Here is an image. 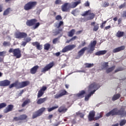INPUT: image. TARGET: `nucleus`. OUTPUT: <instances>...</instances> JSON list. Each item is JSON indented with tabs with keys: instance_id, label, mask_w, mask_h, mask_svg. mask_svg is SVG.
I'll return each mask as SVG.
<instances>
[{
	"instance_id": "nucleus-13",
	"label": "nucleus",
	"mask_w": 126,
	"mask_h": 126,
	"mask_svg": "<svg viewBox=\"0 0 126 126\" xmlns=\"http://www.w3.org/2000/svg\"><path fill=\"white\" fill-rule=\"evenodd\" d=\"M76 46L75 45H69L66 46H65L63 50H62V53H66V52H68V51H71V50H73V49H74L75 48Z\"/></svg>"
},
{
	"instance_id": "nucleus-40",
	"label": "nucleus",
	"mask_w": 126,
	"mask_h": 126,
	"mask_svg": "<svg viewBox=\"0 0 126 126\" xmlns=\"http://www.w3.org/2000/svg\"><path fill=\"white\" fill-rule=\"evenodd\" d=\"M122 70H124V68L121 67H119L117 69H115L114 72L115 73H116L117 72H119V71H122Z\"/></svg>"
},
{
	"instance_id": "nucleus-2",
	"label": "nucleus",
	"mask_w": 126,
	"mask_h": 126,
	"mask_svg": "<svg viewBox=\"0 0 126 126\" xmlns=\"http://www.w3.org/2000/svg\"><path fill=\"white\" fill-rule=\"evenodd\" d=\"M30 84L29 81H25L22 82H19V81H16L14 83L11 84L9 86V88L11 89L13 87H15L16 89H21V88H24L26 86H28Z\"/></svg>"
},
{
	"instance_id": "nucleus-58",
	"label": "nucleus",
	"mask_w": 126,
	"mask_h": 126,
	"mask_svg": "<svg viewBox=\"0 0 126 126\" xmlns=\"http://www.w3.org/2000/svg\"><path fill=\"white\" fill-rule=\"evenodd\" d=\"M125 6H126V4H123L122 5H121L119 6V8H123V7H125Z\"/></svg>"
},
{
	"instance_id": "nucleus-3",
	"label": "nucleus",
	"mask_w": 126,
	"mask_h": 126,
	"mask_svg": "<svg viewBox=\"0 0 126 126\" xmlns=\"http://www.w3.org/2000/svg\"><path fill=\"white\" fill-rule=\"evenodd\" d=\"M100 88V86L99 84H97L95 82L93 83L89 86L88 90L89 91H91L93 90V89H95L92 91L89 94L87 95L85 97V101H88L89 100V98L93 95L96 92V90H98Z\"/></svg>"
},
{
	"instance_id": "nucleus-17",
	"label": "nucleus",
	"mask_w": 126,
	"mask_h": 126,
	"mask_svg": "<svg viewBox=\"0 0 126 126\" xmlns=\"http://www.w3.org/2000/svg\"><path fill=\"white\" fill-rule=\"evenodd\" d=\"M69 8H70V3H65L62 6V11H63V12L67 11V10H68Z\"/></svg>"
},
{
	"instance_id": "nucleus-23",
	"label": "nucleus",
	"mask_w": 126,
	"mask_h": 126,
	"mask_svg": "<svg viewBox=\"0 0 126 126\" xmlns=\"http://www.w3.org/2000/svg\"><path fill=\"white\" fill-rule=\"evenodd\" d=\"M39 68V66L35 65L31 69L30 72L32 74H35Z\"/></svg>"
},
{
	"instance_id": "nucleus-56",
	"label": "nucleus",
	"mask_w": 126,
	"mask_h": 126,
	"mask_svg": "<svg viewBox=\"0 0 126 126\" xmlns=\"http://www.w3.org/2000/svg\"><path fill=\"white\" fill-rule=\"evenodd\" d=\"M89 5H90L89 2H88V1H87L85 3V6H89Z\"/></svg>"
},
{
	"instance_id": "nucleus-59",
	"label": "nucleus",
	"mask_w": 126,
	"mask_h": 126,
	"mask_svg": "<svg viewBox=\"0 0 126 126\" xmlns=\"http://www.w3.org/2000/svg\"><path fill=\"white\" fill-rule=\"evenodd\" d=\"M86 44V43L85 42V41L83 42L82 43L81 46L82 47H84V46H85Z\"/></svg>"
},
{
	"instance_id": "nucleus-19",
	"label": "nucleus",
	"mask_w": 126,
	"mask_h": 126,
	"mask_svg": "<svg viewBox=\"0 0 126 126\" xmlns=\"http://www.w3.org/2000/svg\"><path fill=\"white\" fill-rule=\"evenodd\" d=\"M126 48L125 46H122L116 48L113 50V53H119V52H121V51H124V49Z\"/></svg>"
},
{
	"instance_id": "nucleus-32",
	"label": "nucleus",
	"mask_w": 126,
	"mask_h": 126,
	"mask_svg": "<svg viewBox=\"0 0 126 126\" xmlns=\"http://www.w3.org/2000/svg\"><path fill=\"white\" fill-rule=\"evenodd\" d=\"M124 34L125 32H124L118 31L116 33V36L118 38H121V37H123V36H124Z\"/></svg>"
},
{
	"instance_id": "nucleus-31",
	"label": "nucleus",
	"mask_w": 126,
	"mask_h": 126,
	"mask_svg": "<svg viewBox=\"0 0 126 126\" xmlns=\"http://www.w3.org/2000/svg\"><path fill=\"white\" fill-rule=\"evenodd\" d=\"M74 33H75V30L72 29L70 32H68V37H72L73 35H74Z\"/></svg>"
},
{
	"instance_id": "nucleus-4",
	"label": "nucleus",
	"mask_w": 126,
	"mask_h": 126,
	"mask_svg": "<svg viewBox=\"0 0 126 126\" xmlns=\"http://www.w3.org/2000/svg\"><path fill=\"white\" fill-rule=\"evenodd\" d=\"M26 25L27 26H32V29L35 30V29H37V28L40 26V23H37V20L32 19L28 20L26 22Z\"/></svg>"
},
{
	"instance_id": "nucleus-50",
	"label": "nucleus",
	"mask_w": 126,
	"mask_h": 126,
	"mask_svg": "<svg viewBox=\"0 0 126 126\" xmlns=\"http://www.w3.org/2000/svg\"><path fill=\"white\" fill-rule=\"evenodd\" d=\"M62 1L61 0H56L55 1L56 4H61Z\"/></svg>"
},
{
	"instance_id": "nucleus-7",
	"label": "nucleus",
	"mask_w": 126,
	"mask_h": 126,
	"mask_svg": "<svg viewBox=\"0 0 126 126\" xmlns=\"http://www.w3.org/2000/svg\"><path fill=\"white\" fill-rule=\"evenodd\" d=\"M36 5L37 2L30 1L25 5L24 9L25 10H30V9H32L33 7H35Z\"/></svg>"
},
{
	"instance_id": "nucleus-52",
	"label": "nucleus",
	"mask_w": 126,
	"mask_h": 126,
	"mask_svg": "<svg viewBox=\"0 0 126 126\" xmlns=\"http://www.w3.org/2000/svg\"><path fill=\"white\" fill-rule=\"evenodd\" d=\"M88 12H89V11H87L84 12L82 15V16H86V15H88Z\"/></svg>"
},
{
	"instance_id": "nucleus-53",
	"label": "nucleus",
	"mask_w": 126,
	"mask_h": 126,
	"mask_svg": "<svg viewBox=\"0 0 126 126\" xmlns=\"http://www.w3.org/2000/svg\"><path fill=\"white\" fill-rule=\"evenodd\" d=\"M26 44H27L26 41H23L21 46H23V47H25V46H26Z\"/></svg>"
},
{
	"instance_id": "nucleus-54",
	"label": "nucleus",
	"mask_w": 126,
	"mask_h": 126,
	"mask_svg": "<svg viewBox=\"0 0 126 126\" xmlns=\"http://www.w3.org/2000/svg\"><path fill=\"white\" fill-rule=\"evenodd\" d=\"M38 43H39V42H32V45L37 47V45L38 44Z\"/></svg>"
},
{
	"instance_id": "nucleus-10",
	"label": "nucleus",
	"mask_w": 126,
	"mask_h": 126,
	"mask_svg": "<svg viewBox=\"0 0 126 126\" xmlns=\"http://www.w3.org/2000/svg\"><path fill=\"white\" fill-rule=\"evenodd\" d=\"M109 67V65H108V63H105L103 65H102V69H106V73H110V72H112L115 68H116V66H113L110 68Z\"/></svg>"
},
{
	"instance_id": "nucleus-15",
	"label": "nucleus",
	"mask_w": 126,
	"mask_h": 126,
	"mask_svg": "<svg viewBox=\"0 0 126 126\" xmlns=\"http://www.w3.org/2000/svg\"><path fill=\"white\" fill-rule=\"evenodd\" d=\"M67 92L66 91L63 90H62L60 94H57L54 95L55 99H59V98H61V97H63V96H64V95H66Z\"/></svg>"
},
{
	"instance_id": "nucleus-39",
	"label": "nucleus",
	"mask_w": 126,
	"mask_h": 126,
	"mask_svg": "<svg viewBox=\"0 0 126 126\" xmlns=\"http://www.w3.org/2000/svg\"><path fill=\"white\" fill-rule=\"evenodd\" d=\"M98 29H99V25L97 24L95 25V26H94V28L93 29V31H95L96 32V31H97Z\"/></svg>"
},
{
	"instance_id": "nucleus-8",
	"label": "nucleus",
	"mask_w": 126,
	"mask_h": 126,
	"mask_svg": "<svg viewBox=\"0 0 126 126\" xmlns=\"http://www.w3.org/2000/svg\"><path fill=\"white\" fill-rule=\"evenodd\" d=\"M9 53H13L14 57H16L17 59H19L21 57V52L20 49L10 48L9 50Z\"/></svg>"
},
{
	"instance_id": "nucleus-33",
	"label": "nucleus",
	"mask_w": 126,
	"mask_h": 126,
	"mask_svg": "<svg viewBox=\"0 0 126 126\" xmlns=\"http://www.w3.org/2000/svg\"><path fill=\"white\" fill-rule=\"evenodd\" d=\"M94 17H95V14H94V13H92L91 14L90 17L86 18L85 21H87L88 20H92V19H93Z\"/></svg>"
},
{
	"instance_id": "nucleus-62",
	"label": "nucleus",
	"mask_w": 126,
	"mask_h": 126,
	"mask_svg": "<svg viewBox=\"0 0 126 126\" xmlns=\"http://www.w3.org/2000/svg\"><path fill=\"white\" fill-rule=\"evenodd\" d=\"M111 28V27L110 26H108L107 27H105L106 30H108V29H110Z\"/></svg>"
},
{
	"instance_id": "nucleus-37",
	"label": "nucleus",
	"mask_w": 126,
	"mask_h": 126,
	"mask_svg": "<svg viewBox=\"0 0 126 126\" xmlns=\"http://www.w3.org/2000/svg\"><path fill=\"white\" fill-rule=\"evenodd\" d=\"M126 120L124 119L120 121V126H125V125H126Z\"/></svg>"
},
{
	"instance_id": "nucleus-16",
	"label": "nucleus",
	"mask_w": 126,
	"mask_h": 126,
	"mask_svg": "<svg viewBox=\"0 0 126 126\" xmlns=\"http://www.w3.org/2000/svg\"><path fill=\"white\" fill-rule=\"evenodd\" d=\"M13 108H14V106H13V105H8L7 107L4 109L3 112L4 114H7V113H9V112H12V110H13Z\"/></svg>"
},
{
	"instance_id": "nucleus-30",
	"label": "nucleus",
	"mask_w": 126,
	"mask_h": 126,
	"mask_svg": "<svg viewBox=\"0 0 126 126\" xmlns=\"http://www.w3.org/2000/svg\"><path fill=\"white\" fill-rule=\"evenodd\" d=\"M28 118L27 115L26 114H22L20 116V121H25L27 120Z\"/></svg>"
},
{
	"instance_id": "nucleus-41",
	"label": "nucleus",
	"mask_w": 126,
	"mask_h": 126,
	"mask_svg": "<svg viewBox=\"0 0 126 126\" xmlns=\"http://www.w3.org/2000/svg\"><path fill=\"white\" fill-rule=\"evenodd\" d=\"M3 45L4 47H7V46H10V43L9 42H6V41H4L3 43Z\"/></svg>"
},
{
	"instance_id": "nucleus-28",
	"label": "nucleus",
	"mask_w": 126,
	"mask_h": 126,
	"mask_svg": "<svg viewBox=\"0 0 126 126\" xmlns=\"http://www.w3.org/2000/svg\"><path fill=\"white\" fill-rule=\"evenodd\" d=\"M107 53L106 50H101L95 53V56H101V55H105Z\"/></svg>"
},
{
	"instance_id": "nucleus-60",
	"label": "nucleus",
	"mask_w": 126,
	"mask_h": 126,
	"mask_svg": "<svg viewBox=\"0 0 126 126\" xmlns=\"http://www.w3.org/2000/svg\"><path fill=\"white\" fill-rule=\"evenodd\" d=\"M60 55H61V53H60V52H57V53H55V55L56 56V57H59V56H60Z\"/></svg>"
},
{
	"instance_id": "nucleus-35",
	"label": "nucleus",
	"mask_w": 126,
	"mask_h": 126,
	"mask_svg": "<svg viewBox=\"0 0 126 126\" xmlns=\"http://www.w3.org/2000/svg\"><path fill=\"white\" fill-rule=\"evenodd\" d=\"M76 115L77 116H79L80 118H84V114L83 113L80 112V111H78V112H76Z\"/></svg>"
},
{
	"instance_id": "nucleus-38",
	"label": "nucleus",
	"mask_w": 126,
	"mask_h": 126,
	"mask_svg": "<svg viewBox=\"0 0 126 126\" xmlns=\"http://www.w3.org/2000/svg\"><path fill=\"white\" fill-rule=\"evenodd\" d=\"M9 11H10V8H7L6 10H5L3 12V15H7L8 13H9Z\"/></svg>"
},
{
	"instance_id": "nucleus-46",
	"label": "nucleus",
	"mask_w": 126,
	"mask_h": 126,
	"mask_svg": "<svg viewBox=\"0 0 126 126\" xmlns=\"http://www.w3.org/2000/svg\"><path fill=\"white\" fill-rule=\"evenodd\" d=\"M13 121L15 122H18V121H20V118L18 117H15L13 118Z\"/></svg>"
},
{
	"instance_id": "nucleus-11",
	"label": "nucleus",
	"mask_w": 126,
	"mask_h": 126,
	"mask_svg": "<svg viewBox=\"0 0 126 126\" xmlns=\"http://www.w3.org/2000/svg\"><path fill=\"white\" fill-rule=\"evenodd\" d=\"M27 37V33L25 32H16L15 33V37L17 39H23V38H26Z\"/></svg>"
},
{
	"instance_id": "nucleus-45",
	"label": "nucleus",
	"mask_w": 126,
	"mask_h": 126,
	"mask_svg": "<svg viewBox=\"0 0 126 126\" xmlns=\"http://www.w3.org/2000/svg\"><path fill=\"white\" fill-rule=\"evenodd\" d=\"M50 49V44H46L44 45V49L45 50H49Z\"/></svg>"
},
{
	"instance_id": "nucleus-47",
	"label": "nucleus",
	"mask_w": 126,
	"mask_h": 126,
	"mask_svg": "<svg viewBox=\"0 0 126 126\" xmlns=\"http://www.w3.org/2000/svg\"><path fill=\"white\" fill-rule=\"evenodd\" d=\"M24 40L26 41L27 43H28L31 41V38L30 37H27L26 38H24Z\"/></svg>"
},
{
	"instance_id": "nucleus-26",
	"label": "nucleus",
	"mask_w": 126,
	"mask_h": 126,
	"mask_svg": "<svg viewBox=\"0 0 126 126\" xmlns=\"http://www.w3.org/2000/svg\"><path fill=\"white\" fill-rule=\"evenodd\" d=\"M31 102V100H30V99H28L27 100H25L23 102V103L22 104L21 107H22V108H24L25 106H26L27 105H28V104H30Z\"/></svg>"
},
{
	"instance_id": "nucleus-49",
	"label": "nucleus",
	"mask_w": 126,
	"mask_h": 126,
	"mask_svg": "<svg viewBox=\"0 0 126 126\" xmlns=\"http://www.w3.org/2000/svg\"><path fill=\"white\" fill-rule=\"evenodd\" d=\"M36 48L37 50H41L42 49V46L40 45V43H38V44L37 45Z\"/></svg>"
},
{
	"instance_id": "nucleus-43",
	"label": "nucleus",
	"mask_w": 126,
	"mask_h": 126,
	"mask_svg": "<svg viewBox=\"0 0 126 126\" xmlns=\"http://www.w3.org/2000/svg\"><path fill=\"white\" fill-rule=\"evenodd\" d=\"M94 64L93 63H86L85 64L86 65V67H88V68H90V67H92V66H93Z\"/></svg>"
},
{
	"instance_id": "nucleus-5",
	"label": "nucleus",
	"mask_w": 126,
	"mask_h": 126,
	"mask_svg": "<svg viewBox=\"0 0 126 126\" xmlns=\"http://www.w3.org/2000/svg\"><path fill=\"white\" fill-rule=\"evenodd\" d=\"M95 112L94 110L91 111L89 114V115L88 116V120L90 122H92V121H97V120H99V119H101L103 117V115H102V113L99 114L98 116L95 117Z\"/></svg>"
},
{
	"instance_id": "nucleus-27",
	"label": "nucleus",
	"mask_w": 126,
	"mask_h": 126,
	"mask_svg": "<svg viewBox=\"0 0 126 126\" xmlns=\"http://www.w3.org/2000/svg\"><path fill=\"white\" fill-rule=\"evenodd\" d=\"M120 98H121V94H117L113 95L112 100V101H116V100L120 99Z\"/></svg>"
},
{
	"instance_id": "nucleus-1",
	"label": "nucleus",
	"mask_w": 126,
	"mask_h": 126,
	"mask_svg": "<svg viewBox=\"0 0 126 126\" xmlns=\"http://www.w3.org/2000/svg\"><path fill=\"white\" fill-rule=\"evenodd\" d=\"M107 117H114V116H120L122 118L126 117V111L125 107H121L120 109L118 108H113L108 113L106 114Z\"/></svg>"
},
{
	"instance_id": "nucleus-9",
	"label": "nucleus",
	"mask_w": 126,
	"mask_h": 126,
	"mask_svg": "<svg viewBox=\"0 0 126 126\" xmlns=\"http://www.w3.org/2000/svg\"><path fill=\"white\" fill-rule=\"evenodd\" d=\"M54 65H55V64L54 63H49L46 65L41 69V74L40 75H42L43 73L45 74L46 72H47V71H49V70H50V69H51V68H52Z\"/></svg>"
},
{
	"instance_id": "nucleus-34",
	"label": "nucleus",
	"mask_w": 126,
	"mask_h": 126,
	"mask_svg": "<svg viewBox=\"0 0 126 126\" xmlns=\"http://www.w3.org/2000/svg\"><path fill=\"white\" fill-rule=\"evenodd\" d=\"M59 108V106L56 105L55 106H53L51 108H48V112H52V111H53V110H56V109H58Z\"/></svg>"
},
{
	"instance_id": "nucleus-22",
	"label": "nucleus",
	"mask_w": 126,
	"mask_h": 126,
	"mask_svg": "<svg viewBox=\"0 0 126 126\" xmlns=\"http://www.w3.org/2000/svg\"><path fill=\"white\" fill-rule=\"evenodd\" d=\"M88 48L87 47H84L82 48L81 50H80L78 52V58H80V57H82V56H83V54H84V52L86 50H87Z\"/></svg>"
},
{
	"instance_id": "nucleus-12",
	"label": "nucleus",
	"mask_w": 126,
	"mask_h": 126,
	"mask_svg": "<svg viewBox=\"0 0 126 126\" xmlns=\"http://www.w3.org/2000/svg\"><path fill=\"white\" fill-rule=\"evenodd\" d=\"M97 44V41L96 40H94V41L92 42L91 44L89 45L88 48L89 49L88 51V53H90L91 54L94 50H95V46Z\"/></svg>"
},
{
	"instance_id": "nucleus-44",
	"label": "nucleus",
	"mask_w": 126,
	"mask_h": 126,
	"mask_svg": "<svg viewBox=\"0 0 126 126\" xmlns=\"http://www.w3.org/2000/svg\"><path fill=\"white\" fill-rule=\"evenodd\" d=\"M107 6H109V3L108 2H104L102 4V7H107Z\"/></svg>"
},
{
	"instance_id": "nucleus-51",
	"label": "nucleus",
	"mask_w": 126,
	"mask_h": 126,
	"mask_svg": "<svg viewBox=\"0 0 126 126\" xmlns=\"http://www.w3.org/2000/svg\"><path fill=\"white\" fill-rule=\"evenodd\" d=\"M59 40V38H56L53 40V44H57V42H58V40Z\"/></svg>"
},
{
	"instance_id": "nucleus-55",
	"label": "nucleus",
	"mask_w": 126,
	"mask_h": 126,
	"mask_svg": "<svg viewBox=\"0 0 126 126\" xmlns=\"http://www.w3.org/2000/svg\"><path fill=\"white\" fill-rule=\"evenodd\" d=\"M77 38V36H74L72 38L70 39V41H74V40H75V39H76Z\"/></svg>"
},
{
	"instance_id": "nucleus-29",
	"label": "nucleus",
	"mask_w": 126,
	"mask_h": 126,
	"mask_svg": "<svg viewBox=\"0 0 126 126\" xmlns=\"http://www.w3.org/2000/svg\"><path fill=\"white\" fill-rule=\"evenodd\" d=\"M62 25H63V22L60 21V22H57L55 25V27H56V28H60Z\"/></svg>"
},
{
	"instance_id": "nucleus-21",
	"label": "nucleus",
	"mask_w": 126,
	"mask_h": 126,
	"mask_svg": "<svg viewBox=\"0 0 126 126\" xmlns=\"http://www.w3.org/2000/svg\"><path fill=\"white\" fill-rule=\"evenodd\" d=\"M47 99H48L47 97H44L42 98H40L37 100L36 103L37 105H41V104H43V103L46 102L47 101Z\"/></svg>"
},
{
	"instance_id": "nucleus-20",
	"label": "nucleus",
	"mask_w": 126,
	"mask_h": 126,
	"mask_svg": "<svg viewBox=\"0 0 126 126\" xmlns=\"http://www.w3.org/2000/svg\"><path fill=\"white\" fill-rule=\"evenodd\" d=\"M86 92L84 90H82L80 91L78 94H76V96L78 98H80L81 99L82 98H84V94H86Z\"/></svg>"
},
{
	"instance_id": "nucleus-14",
	"label": "nucleus",
	"mask_w": 126,
	"mask_h": 126,
	"mask_svg": "<svg viewBox=\"0 0 126 126\" xmlns=\"http://www.w3.org/2000/svg\"><path fill=\"white\" fill-rule=\"evenodd\" d=\"M46 90H47V87L43 86L38 91L37 94V98H40V97H42V96L44 95V93L45 91H46Z\"/></svg>"
},
{
	"instance_id": "nucleus-42",
	"label": "nucleus",
	"mask_w": 126,
	"mask_h": 126,
	"mask_svg": "<svg viewBox=\"0 0 126 126\" xmlns=\"http://www.w3.org/2000/svg\"><path fill=\"white\" fill-rule=\"evenodd\" d=\"M55 19L58 21H60V20H62L63 18H62V16L61 15H58L56 17Z\"/></svg>"
},
{
	"instance_id": "nucleus-64",
	"label": "nucleus",
	"mask_w": 126,
	"mask_h": 126,
	"mask_svg": "<svg viewBox=\"0 0 126 126\" xmlns=\"http://www.w3.org/2000/svg\"><path fill=\"white\" fill-rule=\"evenodd\" d=\"M123 16H124V17H126V11L124 13V14H123Z\"/></svg>"
},
{
	"instance_id": "nucleus-36",
	"label": "nucleus",
	"mask_w": 126,
	"mask_h": 126,
	"mask_svg": "<svg viewBox=\"0 0 126 126\" xmlns=\"http://www.w3.org/2000/svg\"><path fill=\"white\" fill-rule=\"evenodd\" d=\"M5 107H6V103L5 102L0 103V109H3V108H5Z\"/></svg>"
},
{
	"instance_id": "nucleus-18",
	"label": "nucleus",
	"mask_w": 126,
	"mask_h": 126,
	"mask_svg": "<svg viewBox=\"0 0 126 126\" xmlns=\"http://www.w3.org/2000/svg\"><path fill=\"white\" fill-rule=\"evenodd\" d=\"M10 85V81L8 80H4L0 81V86L5 87Z\"/></svg>"
},
{
	"instance_id": "nucleus-24",
	"label": "nucleus",
	"mask_w": 126,
	"mask_h": 126,
	"mask_svg": "<svg viewBox=\"0 0 126 126\" xmlns=\"http://www.w3.org/2000/svg\"><path fill=\"white\" fill-rule=\"evenodd\" d=\"M81 1H78L76 2H72L71 3H70V8H74V7H76L78 4H79Z\"/></svg>"
},
{
	"instance_id": "nucleus-63",
	"label": "nucleus",
	"mask_w": 126,
	"mask_h": 126,
	"mask_svg": "<svg viewBox=\"0 0 126 126\" xmlns=\"http://www.w3.org/2000/svg\"><path fill=\"white\" fill-rule=\"evenodd\" d=\"M81 32H82V31H79L77 32L76 34L77 35H78V34H80V33H81Z\"/></svg>"
},
{
	"instance_id": "nucleus-61",
	"label": "nucleus",
	"mask_w": 126,
	"mask_h": 126,
	"mask_svg": "<svg viewBox=\"0 0 126 126\" xmlns=\"http://www.w3.org/2000/svg\"><path fill=\"white\" fill-rule=\"evenodd\" d=\"M2 11V5H0V12Z\"/></svg>"
},
{
	"instance_id": "nucleus-57",
	"label": "nucleus",
	"mask_w": 126,
	"mask_h": 126,
	"mask_svg": "<svg viewBox=\"0 0 126 126\" xmlns=\"http://www.w3.org/2000/svg\"><path fill=\"white\" fill-rule=\"evenodd\" d=\"M53 33H55V35H58V34L60 33V31H58L56 32L55 31H53Z\"/></svg>"
},
{
	"instance_id": "nucleus-48",
	"label": "nucleus",
	"mask_w": 126,
	"mask_h": 126,
	"mask_svg": "<svg viewBox=\"0 0 126 126\" xmlns=\"http://www.w3.org/2000/svg\"><path fill=\"white\" fill-rule=\"evenodd\" d=\"M5 54H6V52L5 51L0 52V57H2Z\"/></svg>"
},
{
	"instance_id": "nucleus-25",
	"label": "nucleus",
	"mask_w": 126,
	"mask_h": 126,
	"mask_svg": "<svg viewBox=\"0 0 126 126\" xmlns=\"http://www.w3.org/2000/svg\"><path fill=\"white\" fill-rule=\"evenodd\" d=\"M67 111V108H65V107L62 106H61L59 109H58V112L59 113H65Z\"/></svg>"
},
{
	"instance_id": "nucleus-6",
	"label": "nucleus",
	"mask_w": 126,
	"mask_h": 126,
	"mask_svg": "<svg viewBox=\"0 0 126 126\" xmlns=\"http://www.w3.org/2000/svg\"><path fill=\"white\" fill-rule=\"evenodd\" d=\"M46 111V108L45 107H42L39 110L33 112L32 116V119H36V118H38V117H40L43 115V113Z\"/></svg>"
}]
</instances>
